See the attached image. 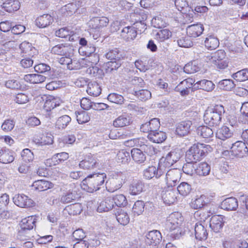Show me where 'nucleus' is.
Wrapping results in <instances>:
<instances>
[{"instance_id":"603ef678","label":"nucleus","mask_w":248,"mask_h":248,"mask_svg":"<svg viewBox=\"0 0 248 248\" xmlns=\"http://www.w3.org/2000/svg\"><path fill=\"white\" fill-rule=\"evenodd\" d=\"M133 94L141 101H145L151 98V93L148 90L141 89L135 91Z\"/></svg>"},{"instance_id":"a19ab883","label":"nucleus","mask_w":248,"mask_h":248,"mask_svg":"<svg viewBox=\"0 0 248 248\" xmlns=\"http://www.w3.org/2000/svg\"><path fill=\"white\" fill-rule=\"evenodd\" d=\"M87 92L90 95L97 96L100 94L101 89L96 82H90L88 84Z\"/></svg>"},{"instance_id":"f3484780","label":"nucleus","mask_w":248,"mask_h":248,"mask_svg":"<svg viewBox=\"0 0 248 248\" xmlns=\"http://www.w3.org/2000/svg\"><path fill=\"white\" fill-rule=\"evenodd\" d=\"M224 217L220 215H214L210 220V227L215 232H219L224 225Z\"/></svg>"},{"instance_id":"5701e85b","label":"nucleus","mask_w":248,"mask_h":248,"mask_svg":"<svg viewBox=\"0 0 248 248\" xmlns=\"http://www.w3.org/2000/svg\"><path fill=\"white\" fill-rule=\"evenodd\" d=\"M165 171V170H160V167L159 166L157 169L155 166H152L144 170V176L148 179H150L154 176H155L156 178H158L161 176Z\"/></svg>"},{"instance_id":"c756f323","label":"nucleus","mask_w":248,"mask_h":248,"mask_svg":"<svg viewBox=\"0 0 248 248\" xmlns=\"http://www.w3.org/2000/svg\"><path fill=\"white\" fill-rule=\"evenodd\" d=\"M144 187V184L141 181L133 180L129 186L130 193L132 195H138L143 191Z\"/></svg>"},{"instance_id":"13d9d810","label":"nucleus","mask_w":248,"mask_h":248,"mask_svg":"<svg viewBox=\"0 0 248 248\" xmlns=\"http://www.w3.org/2000/svg\"><path fill=\"white\" fill-rule=\"evenodd\" d=\"M194 162L187 161L183 167V170L184 173L192 176L194 173H196V169L197 165L193 163Z\"/></svg>"},{"instance_id":"393cba45","label":"nucleus","mask_w":248,"mask_h":248,"mask_svg":"<svg viewBox=\"0 0 248 248\" xmlns=\"http://www.w3.org/2000/svg\"><path fill=\"white\" fill-rule=\"evenodd\" d=\"M137 34V32L135 27L127 26L122 30L121 36L124 40L129 41L135 39Z\"/></svg>"},{"instance_id":"c03bdc74","label":"nucleus","mask_w":248,"mask_h":248,"mask_svg":"<svg viewBox=\"0 0 248 248\" xmlns=\"http://www.w3.org/2000/svg\"><path fill=\"white\" fill-rule=\"evenodd\" d=\"M71 121V118L68 115H64L58 118L55 123V126L59 129H64Z\"/></svg>"},{"instance_id":"ea45409f","label":"nucleus","mask_w":248,"mask_h":248,"mask_svg":"<svg viewBox=\"0 0 248 248\" xmlns=\"http://www.w3.org/2000/svg\"><path fill=\"white\" fill-rule=\"evenodd\" d=\"M131 154L133 159L138 163H142L146 160V156L141 149L134 148L131 150Z\"/></svg>"},{"instance_id":"69168bd1","label":"nucleus","mask_w":248,"mask_h":248,"mask_svg":"<svg viewBox=\"0 0 248 248\" xmlns=\"http://www.w3.org/2000/svg\"><path fill=\"white\" fill-rule=\"evenodd\" d=\"M112 199L113 203H115L117 206H124L127 204L126 199L123 194L116 195Z\"/></svg>"},{"instance_id":"f8f14e48","label":"nucleus","mask_w":248,"mask_h":248,"mask_svg":"<svg viewBox=\"0 0 248 248\" xmlns=\"http://www.w3.org/2000/svg\"><path fill=\"white\" fill-rule=\"evenodd\" d=\"M195 80L192 78H186L178 84L175 88V91L179 92L180 94L184 96L188 94L189 89L193 87Z\"/></svg>"},{"instance_id":"a878e982","label":"nucleus","mask_w":248,"mask_h":248,"mask_svg":"<svg viewBox=\"0 0 248 248\" xmlns=\"http://www.w3.org/2000/svg\"><path fill=\"white\" fill-rule=\"evenodd\" d=\"M23 79L27 82L31 84H39L43 82L46 79L45 75L37 74L25 75Z\"/></svg>"},{"instance_id":"bb28decb","label":"nucleus","mask_w":248,"mask_h":248,"mask_svg":"<svg viewBox=\"0 0 248 248\" xmlns=\"http://www.w3.org/2000/svg\"><path fill=\"white\" fill-rule=\"evenodd\" d=\"M238 206V201L234 197L227 198L221 203L222 208L226 210H235Z\"/></svg>"},{"instance_id":"a18cd8bd","label":"nucleus","mask_w":248,"mask_h":248,"mask_svg":"<svg viewBox=\"0 0 248 248\" xmlns=\"http://www.w3.org/2000/svg\"><path fill=\"white\" fill-rule=\"evenodd\" d=\"M79 1L72 2L65 5L62 7V11L66 13L67 15H72L75 13L80 7Z\"/></svg>"},{"instance_id":"f257e3e1","label":"nucleus","mask_w":248,"mask_h":248,"mask_svg":"<svg viewBox=\"0 0 248 248\" xmlns=\"http://www.w3.org/2000/svg\"><path fill=\"white\" fill-rule=\"evenodd\" d=\"M166 224L170 231L172 232L171 235H173L175 239L178 238L185 232L183 225V217L178 212L170 215Z\"/></svg>"},{"instance_id":"39448f33","label":"nucleus","mask_w":248,"mask_h":248,"mask_svg":"<svg viewBox=\"0 0 248 248\" xmlns=\"http://www.w3.org/2000/svg\"><path fill=\"white\" fill-rule=\"evenodd\" d=\"M181 157V152L180 149L173 150L160 158L159 162L160 170H164L169 168L175 163L177 162Z\"/></svg>"},{"instance_id":"7c9ffc66","label":"nucleus","mask_w":248,"mask_h":248,"mask_svg":"<svg viewBox=\"0 0 248 248\" xmlns=\"http://www.w3.org/2000/svg\"><path fill=\"white\" fill-rule=\"evenodd\" d=\"M15 159L14 153L8 149L0 150V162L3 164H8L12 162Z\"/></svg>"},{"instance_id":"c9c22d12","label":"nucleus","mask_w":248,"mask_h":248,"mask_svg":"<svg viewBox=\"0 0 248 248\" xmlns=\"http://www.w3.org/2000/svg\"><path fill=\"white\" fill-rule=\"evenodd\" d=\"M206 196L204 195L197 196L196 198L192 200L190 206L194 209H201L206 204Z\"/></svg>"},{"instance_id":"09e8293b","label":"nucleus","mask_w":248,"mask_h":248,"mask_svg":"<svg viewBox=\"0 0 248 248\" xmlns=\"http://www.w3.org/2000/svg\"><path fill=\"white\" fill-rule=\"evenodd\" d=\"M197 133L203 138H209L213 136L214 130L207 126L203 125L197 128Z\"/></svg>"},{"instance_id":"a211bd4d","label":"nucleus","mask_w":248,"mask_h":248,"mask_svg":"<svg viewBox=\"0 0 248 248\" xmlns=\"http://www.w3.org/2000/svg\"><path fill=\"white\" fill-rule=\"evenodd\" d=\"M97 162L94 156L90 154L85 159L80 162L79 166L83 169H93L96 167Z\"/></svg>"},{"instance_id":"412c9836","label":"nucleus","mask_w":248,"mask_h":248,"mask_svg":"<svg viewBox=\"0 0 248 248\" xmlns=\"http://www.w3.org/2000/svg\"><path fill=\"white\" fill-rule=\"evenodd\" d=\"M215 88V84L210 80L203 79L197 81L193 86L194 90L202 89L206 92H211Z\"/></svg>"},{"instance_id":"de8ad7c7","label":"nucleus","mask_w":248,"mask_h":248,"mask_svg":"<svg viewBox=\"0 0 248 248\" xmlns=\"http://www.w3.org/2000/svg\"><path fill=\"white\" fill-rule=\"evenodd\" d=\"M171 35V32L168 29H165L159 31L155 34V39L159 42H162L169 39Z\"/></svg>"},{"instance_id":"cd10ccee","label":"nucleus","mask_w":248,"mask_h":248,"mask_svg":"<svg viewBox=\"0 0 248 248\" xmlns=\"http://www.w3.org/2000/svg\"><path fill=\"white\" fill-rule=\"evenodd\" d=\"M148 138L152 142L159 143H162L167 138L166 133L161 131H156L149 133Z\"/></svg>"},{"instance_id":"aec40b11","label":"nucleus","mask_w":248,"mask_h":248,"mask_svg":"<svg viewBox=\"0 0 248 248\" xmlns=\"http://www.w3.org/2000/svg\"><path fill=\"white\" fill-rule=\"evenodd\" d=\"M132 123L131 117L128 114H123L116 119L113 122V125L115 127H123L129 125Z\"/></svg>"},{"instance_id":"774afa93","label":"nucleus","mask_w":248,"mask_h":248,"mask_svg":"<svg viewBox=\"0 0 248 248\" xmlns=\"http://www.w3.org/2000/svg\"><path fill=\"white\" fill-rule=\"evenodd\" d=\"M121 65L120 61H111L106 64V72L107 73H111L113 71L116 70Z\"/></svg>"},{"instance_id":"7ed1b4c3","label":"nucleus","mask_w":248,"mask_h":248,"mask_svg":"<svg viewBox=\"0 0 248 248\" xmlns=\"http://www.w3.org/2000/svg\"><path fill=\"white\" fill-rule=\"evenodd\" d=\"M126 180V175L121 171L112 172L106 183L107 190L114 192L121 188Z\"/></svg>"},{"instance_id":"e2e57ef3","label":"nucleus","mask_w":248,"mask_h":248,"mask_svg":"<svg viewBox=\"0 0 248 248\" xmlns=\"http://www.w3.org/2000/svg\"><path fill=\"white\" fill-rule=\"evenodd\" d=\"M21 155L23 161L26 163L31 162L34 159L33 153L27 148L22 150Z\"/></svg>"},{"instance_id":"ddd939ff","label":"nucleus","mask_w":248,"mask_h":248,"mask_svg":"<svg viewBox=\"0 0 248 248\" xmlns=\"http://www.w3.org/2000/svg\"><path fill=\"white\" fill-rule=\"evenodd\" d=\"M109 23V19L107 17H93L89 22V26L93 29L99 31L106 27Z\"/></svg>"},{"instance_id":"680f3d73","label":"nucleus","mask_w":248,"mask_h":248,"mask_svg":"<svg viewBox=\"0 0 248 248\" xmlns=\"http://www.w3.org/2000/svg\"><path fill=\"white\" fill-rule=\"evenodd\" d=\"M76 114L77 121L79 124L86 123L90 120V117L88 113L86 111H81L76 112Z\"/></svg>"},{"instance_id":"f03ea898","label":"nucleus","mask_w":248,"mask_h":248,"mask_svg":"<svg viewBox=\"0 0 248 248\" xmlns=\"http://www.w3.org/2000/svg\"><path fill=\"white\" fill-rule=\"evenodd\" d=\"M224 113V107L221 105H217L213 108H208L204 114V121L211 126H217L220 124Z\"/></svg>"},{"instance_id":"49530a36","label":"nucleus","mask_w":248,"mask_h":248,"mask_svg":"<svg viewBox=\"0 0 248 248\" xmlns=\"http://www.w3.org/2000/svg\"><path fill=\"white\" fill-rule=\"evenodd\" d=\"M205 46L209 49H215L219 46L218 39L212 35L206 38L204 41Z\"/></svg>"},{"instance_id":"4be33fe9","label":"nucleus","mask_w":248,"mask_h":248,"mask_svg":"<svg viewBox=\"0 0 248 248\" xmlns=\"http://www.w3.org/2000/svg\"><path fill=\"white\" fill-rule=\"evenodd\" d=\"M62 103V101L60 98L49 96L46 98L44 105V109L47 112L50 111L57 106H59Z\"/></svg>"},{"instance_id":"58836bf2","label":"nucleus","mask_w":248,"mask_h":248,"mask_svg":"<svg viewBox=\"0 0 248 248\" xmlns=\"http://www.w3.org/2000/svg\"><path fill=\"white\" fill-rule=\"evenodd\" d=\"M118 222L121 225L125 226L129 222L130 218L127 212L122 209L119 208L115 213Z\"/></svg>"},{"instance_id":"0e129e2a","label":"nucleus","mask_w":248,"mask_h":248,"mask_svg":"<svg viewBox=\"0 0 248 248\" xmlns=\"http://www.w3.org/2000/svg\"><path fill=\"white\" fill-rule=\"evenodd\" d=\"M151 24L152 26L156 28H161L165 27L166 23L163 19L161 15H159L154 17L151 20Z\"/></svg>"},{"instance_id":"052dcab7","label":"nucleus","mask_w":248,"mask_h":248,"mask_svg":"<svg viewBox=\"0 0 248 248\" xmlns=\"http://www.w3.org/2000/svg\"><path fill=\"white\" fill-rule=\"evenodd\" d=\"M53 142V136L50 133H46L43 135L40 140H38L37 143L41 145H45L51 144Z\"/></svg>"},{"instance_id":"9b49d317","label":"nucleus","mask_w":248,"mask_h":248,"mask_svg":"<svg viewBox=\"0 0 248 248\" xmlns=\"http://www.w3.org/2000/svg\"><path fill=\"white\" fill-rule=\"evenodd\" d=\"M162 235L159 231L153 230L146 235L145 243L150 246H156L159 244Z\"/></svg>"},{"instance_id":"4468645a","label":"nucleus","mask_w":248,"mask_h":248,"mask_svg":"<svg viewBox=\"0 0 248 248\" xmlns=\"http://www.w3.org/2000/svg\"><path fill=\"white\" fill-rule=\"evenodd\" d=\"M233 135V128H230L226 125L221 126L216 132V137L222 140H229Z\"/></svg>"},{"instance_id":"79ce46f5","label":"nucleus","mask_w":248,"mask_h":248,"mask_svg":"<svg viewBox=\"0 0 248 248\" xmlns=\"http://www.w3.org/2000/svg\"><path fill=\"white\" fill-rule=\"evenodd\" d=\"M210 166L206 162H201L196 166V173L199 176L208 175L210 172Z\"/></svg>"},{"instance_id":"2f4dec72","label":"nucleus","mask_w":248,"mask_h":248,"mask_svg":"<svg viewBox=\"0 0 248 248\" xmlns=\"http://www.w3.org/2000/svg\"><path fill=\"white\" fill-rule=\"evenodd\" d=\"M32 186L34 187L35 190H38L39 191H43L52 188L53 184L47 181L39 180L34 182L32 185Z\"/></svg>"},{"instance_id":"9d476101","label":"nucleus","mask_w":248,"mask_h":248,"mask_svg":"<svg viewBox=\"0 0 248 248\" xmlns=\"http://www.w3.org/2000/svg\"><path fill=\"white\" fill-rule=\"evenodd\" d=\"M14 203L21 208H29L34 205L32 199L24 194L16 195L13 198Z\"/></svg>"},{"instance_id":"6ab92c4d","label":"nucleus","mask_w":248,"mask_h":248,"mask_svg":"<svg viewBox=\"0 0 248 248\" xmlns=\"http://www.w3.org/2000/svg\"><path fill=\"white\" fill-rule=\"evenodd\" d=\"M3 1L1 6L6 12L12 13L17 11L20 7V2L18 0H2Z\"/></svg>"},{"instance_id":"72a5a7b5","label":"nucleus","mask_w":248,"mask_h":248,"mask_svg":"<svg viewBox=\"0 0 248 248\" xmlns=\"http://www.w3.org/2000/svg\"><path fill=\"white\" fill-rule=\"evenodd\" d=\"M36 218L35 216H29L22 219L20 223V228L30 231L35 226Z\"/></svg>"},{"instance_id":"e433bc0d","label":"nucleus","mask_w":248,"mask_h":248,"mask_svg":"<svg viewBox=\"0 0 248 248\" xmlns=\"http://www.w3.org/2000/svg\"><path fill=\"white\" fill-rule=\"evenodd\" d=\"M113 206V199L111 197H108L100 203L97 211L99 212H108L111 210Z\"/></svg>"},{"instance_id":"1a4fd4ad","label":"nucleus","mask_w":248,"mask_h":248,"mask_svg":"<svg viewBox=\"0 0 248 248\" xmlns=\"http://www.w3.org/2000/svg\"><path fill=\"white\" fill-rule=\"evenodd\" d=\"M177 192L170 187H164L161 193V197L165 204H171L177 200Z\"/></svg>"},{"instance_id":"6e6552de","label":"nucleus","mask_w":248,"mask_h":248,"mask_svg":"<svg viewBox=\"0 0 248 248\" xmlns=\"http://www.w3.org/2000/svg\"><path fill=\"white\" fill-rule=\"evenodd\" d=\"M181 177V171L178 169H172L168 170L166 173L165 181L168 187L175 186L179 182Z\"/></svg>"},{"instance_id":"37998d69","label":"nucleus","mask_w":248,"mask_h":248,"mask_svg":"<svg viewBox=\"0 0 248 248\" xmlns=\"http://www.w3.org/2000/svg\"><path fill=\"white\" fill-rule=\"evenodd\" d=\"M69 56V54L68 55L65 56L64 57L61 58L59 61L60 63L62 65H67V68L70 70L80 69V66L79 65L73 66V65L75 63L78 64L77 61L76 60H71L69 57H68Z\"/></svg>"},{"instance_id":"864d4df0","label":"nucleus","mask_w":248,"mask_h":248,"mask_svg":"<svg viewBox=\"0 0 248 248\" xmlns=\"http://www.w3.org/2000/svg\"><path fill=\"white\" fill-rule=\"evenodd\" d=\"M117 160L120 163H127L130 160L129 153L124 150L119 151L117 155Z\"/></svg>"},{"instance_id":"f704fd0d","label":"nucleus","mask_w":248,"mask_h":248,"mask_svg":"<svg viewBox=\"0 0 248 248\" xmlns=\"http://www.w3.org/2000/svg\"><path fill=\"white\" fill-rule=\"evenodd\" d=\"M19 47L21 53L25 54L26 56L33 57L36 53V49L29 42L26 41L22 42Z\"/></svg>"},{"instance_id":"4d7b16f0","label":"nucleus","mask_w":248,"mask_h":248,"mask_svg":"<svg viewBox=\"0 0 248 248\" xmlns=\"http://www.w3.org/2000/svg\"><path fill=\"white\" fill-rule=\"evenodd\" d=\"M122 57L121 52L117 48L110 50L106 54V57L111 61H119Z\"/></svg>"},{"instance_id":"20e7f679","label":"nucleus","mask_w":248,"mask_h":248,"mask_svg":"<svg viewBox=\"0 0 248 248\" xmlns=\"http://www.w3.org/2000/svg\"><path fill=\"white\" fill-rule=\"evenodd\" d=\"M107 175L105 173H94L88 176L83 181L84 185L88 187V191L93 192L99 190L104 183Z\"/></svg>"},{"instance_id":"0eeeda50","label":"nucleus","mask_w":248,"mask_h":248,"mask_svg":"<svg viewBox=\"0 0 248 248\" xmlns=\"http://www.w3.org/2000/svg\"><path fill=\"white\" fill-rule=\"evenodd\" d=\"M226 149L231 148L233 155L238 157H243L248 153V148L245 142L241 141H237L234 143L229 142L228 145L225 147Z\"/></svg>"},{"instance_id":"3c124183","label":"nucleus","mask_w":248,"mask_h":248,"mask_svg":"<svg viewBox=\"0 0 248 248\" xmlns=\"http://www.w3.org/2000/svg\"><path fill=\"white\" fill-rule=\"evenodd\" d=\"M78 197L75 191H69L61 196L60 202L64 204L68 203L75 201Z\"/></svg>"},{"instance_id":"338daca9","label":"nucleus","mask_w":248,"mask_h":248,"mask_svg":"<svg viewBox=\"0 0 248 248\" xmlns=\"http://www.w3.org/2000/svg\"><path fill=\"white\" fill-rule=\"evenodd\" d=\"M5 84L7 88L11 89L20 90L22 88V84L17 79H9L5 82Z\"/></svg>"},{"instance_id":"c85d7f7f","label":"nucleus","mask_w":248,"mask_h":248,"mask_svg":"<svg viewBox=\"0 0 248 248\" xmlns=\"http://www.w3.org/2000/svg\"><path fill=\"white\" fill-rule=\"evenodd\" d=\"M195 237L199 240H204L207 238L208 233L206 229L202 223H197L195 226Z\"/></svg>"},{"instance_id":"473e14b6","label":"nucleus","mask_w":248,"mask_h":248,"mask_svg":"<svg viewBox=\"0 0 248 248\" xmlns=\"http://www.w3.org/2000/svg\"><path fill=\"white\" fill-rule=\"evenodd\" d=\"M68 158V154L62 152L54 155L51 159L46 160V164H49V166H55Z\"/></svg>"},{"instance_id":"8fccbe9b","label":"nucleus","mask_w":248,"mask_h":248,"mask_svg":"<svg viewBox=\"0 0 248 248\" xmlns=\"http://www.w3.org/2000/svg\"><path fill=\"white\" fill-rule=\"evenodd\" d=\"M232 77L238 81L248 80V68L243 69L233 74Z\"/></svg>"},{"instance_id":"5fc2aeb1","label":"nucleus","mask_w":248,"mask_h":248,"mask_svg":"<svg viewBox=\"0 0 248 248\" xmlns=\"http://www.w3.org/2000/svg\"><path fill=\"white\" fill-rule=\"evenodd\" d=\"M200 67L196 61L191 62L186 64L184 67V71L188 74L194 73L200 70Z\"/></svg>"},{"instance_id":"4c0bfd02","label":"nucleus","mask_w":248,"mask_h":248,"mask_svg":"<svg viewBox=\"0 0 248 248\" xmlns=\"http://www.w3.org/2000/svg\"><path fill=\"white\" fill-rule=\"evenodd\" d=\"M53 18L48 14L43 15L36 19V24L39 28H45L52 23Z\"/></svg>"},{"instance_id":"6e6d98bb","label":"nucleus","mask_w":248,"mask_h":248,"mask_svg":"<svg viewBox=\"0 0 248 248\" xmlns=\"http://www.w3.org/2000/svg\"><path fill=\"white\" fill-rule=\"evenodd\" d=\"M218 85L219 88L222 90L231 91L234 88L235 85L232 80L226 79L220 81Z\"/></svg>"},{"instance_id":"423d86ee","label":"nucleus","mask_w":248,"mask_h":248,"mask_svg":"<svg viewBox=\"0 0 248 248\" xmlns=\"http://www.w3.org/2000/svg\"><path fill=\"white\" fill-rule=\"evenodd\" d=\"M207 147L202 144H194L186 152V154L187 161L196 163L200 160L207 152Z\"/></svg>"},{"instance_id":"2eb2a0df","label":"nucleus","mask_w":248,"mask_h":248,"mask_svg":"<svg viewBox=\"0 0 248 248\" xmlns=\"http://www.w3.org/2000/svg\"><path fill=\"white\" fill-rule=\"evenodd\" d=\"M192 124V122L190 121H185L180 122L176 126V134L180 137L187 135L190 131Z\"/></svg>"},{"instance_id":"dca6fc26","label":"nucleus","mask_w":248,"mask_h":248,"mask_svg":"<svg viewBox=\"0 0 248 248\" xmlns=\"http://www.w3.org/2000/svg\"><path fill=\"white\" fill-rule=\"evenodd\" d=\"M186 30V33L189 37L195 38L202 34L204 28L202 24L197 23L188 26Z\"/></svg>"},{"instance_id":"bf43d9fd","label":"nucleus","mask_w":248,"mask_h":248,"mask_svg":"<svg viewBox=\"0 0 248 248\" xmlns=\"http://www.w3.org/2000/svg\"><path fill=\"white\" fill-rule=\"evenodd\" d=\"M191 190V186L186 182H182L177 187V191L180 194L186 196Z\"/></svg>"},{"instance_id":"b1692460","label":"nucleus","mask_w":248,"mask_h":248,"mask_svg":"<svg viewBox=\"0 0 248 248\" xmlns=\"http://www.w3.org/2000/svg\"><path fill=\"white\" fill-rule=\"evenodd\" d=\"M72 50V48L69 45L59 44L53 46L51 51L54 54L66 56L70 53Z\"/></svg>"}]
</instances>
